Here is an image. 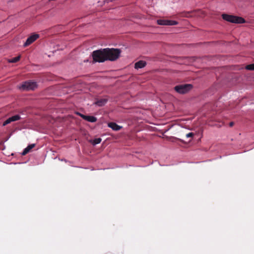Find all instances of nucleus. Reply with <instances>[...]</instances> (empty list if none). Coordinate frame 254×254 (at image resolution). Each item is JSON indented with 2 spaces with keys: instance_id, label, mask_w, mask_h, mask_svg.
<instances>
[{
  "instance_id": "nucleus-14",
  "label": "nucleus",
  "mask_w": 254,
  "mask_h": 254,
  "mask_svg": "<svg viewBox=\"0 0 254 254\" xmlns=\"http://www.w3.org/2000/svg\"><path fill=\"white\" fill-rule=\"evenodd\" d=\"M20 58H21L20 56H18L14 57L13 58L8 59V62L9 63H15L20 60Z\"/></svg>"
},
{
  "instance_id": "nucleus-3",
  "label": "nucleus",
  "mask_w": 254,
  "mask_h": 254,
  "mask_svg": "<svg viewBox=\"0 0 254 254\" xmlns=\"http://www.w3.org/2000/svg\"><path fill=\"white\" fill-rule=\"evenodd\" d=\"M222 16L224 20L233 23L241 24L246 22L245 20L242 17L227 14H223Z\"/></svg>"
},
{
  "instance_id": "nucleus-17",
  "label": "nucleus",
  "mask_w": 254,
  "mask_h": 254,
  "mask_svg": "<svg viewBox=\"0 0 254 254\" xmlns=\"http://www.w3.org/2000/svg\"><path fill=\"white\" fill-rule=\"evenodd\" d=\"M246 69L250 70H254V64L247 65L246 66Z\"/></svg>"
},
{
  "instance_id": "nucleus-20",
  "label": "nucleus",
  "mask_w": 254,
  "mask_h": 254,
  "mask_svg": "<svg viewBox=\"0 0 254 254\" xmlns=\"http://www.w3.org/2000/svg\"><path fill=\"white\" fill-rule=\"evenodd\" d=\"M180 140H181V141H182V142H184V141H183V140H182V139H180Z\"/></svg>"
},
{
  "instance_id": "nucleus-15",
  "label": "nucleus",
  "mask_w": 254,
  "mask_h": 254,
  "mask_svg": "<svg viewBox=\"0 0 254 254\" xmlns=\"http://www.w3.org/2000/svg\"><path fill=\"white\" fill-rule=\"evenodd\" d=\"M101 140L102 139L101 138H97L92 140H91V142L93 145H95L100 143L101 142Z\"/></svg>"
},
{
  "instance_id": "nucleus-2",
  "label": "nucleus",
  "mask_w": 254,
  "mask_h": 254,
  "mask_svg": "<svg viewBox=\"0 0 254 254\" xmlns=\"http://www.w3.org/2000/svg\"><path fill=\"white\" fill-rule=\"evenodd\" d=\"M105 49L94 51L92 52V56L93 63H103L107 61L105 55Z\"/></svg>"
},
{
  "instance_id": "nucleus-12",
  "label": "nucleus",
  "mask_w": 254,
  "mask_h": 254,
  "mask_svg": "<svg viewBox=\"0 0 254 254\" xmlns=\"http://www.w3.org/2000/svg\"><path fill=\"white\" fill-rule=\"evenodd\" d=\"M107 102V99H98L94 104L99 107H102L104 106Z\"/></svg>"
},
{
  "instance_id": "nucleus-13",
  "label": "nucleus",
  "mask_w": 254,
  "mask_h": 254,
  "mask_svg": "<svg viewBox=\"0 0 254 254\" xmlns=\"http://www.w3.org/2000/svg\"><path fill=\"white\" fill-rule=\"evenodd\" d=\"M35 144H31L28 145L26 148L24 149L23 151L22 154V155H25L27 154L35 146Z\"/></svg>"
},
{
  "instance_id": "nucleus-19",
  "label": "nucleus",
  "mask_w": 254,
  "mask_h": 254,
  "mask_svg": "<svg viewBox=\"0 0 254 254\" xmlns=\"http://www.w3.org/2000/svg\"><path fill=\"white\" fill-rule=\"evenodd\" d=\"M234 123L233 122H230L229 123V126L230 127H232L233 125H234Z\"/></svg>"
},
{
  "instance_id": "nucleus-7",
  "label": "nucleus",
  "mask_w": 254,
  "mask_h": 254,
  "mask_svg": "<svg viewBox=\"0 0 254 254\" xmlns=\"http://www.w3.org/2000/svg\"><path fill=\"white\" fill-rule=\"evenodd\" d=\"M39 37V35L38 34H34L31 35L27 39L26 42L24 44V47H27L30 45L34 41H35Z\"/></svg>"
},
{
  "instance_id": "nucleus-9",
  "label": "nucleus",
  "mask_w": 254,
  "mask_h": 254,
  "mask_svg": "<svg viewBox=\"0 0 254 254\" xmlns=\"http://www.w3.org/2000/svg\"><path fill=\"white\" fill-rule=\"evenodd\" d=\"M108 126L109 127L111 128L113 130L118 131L122 128V127L119 126L116 123L114 122H110L108 123Z\"/></svg>"
},
{
  "instance_id": "nucleus-4",
  "label": "nucleus",
  "mask_w": 254,
  "mask_h": 254,
  "mask_svg": "<svg viewBox=\"0 0 254 254\" xmlns=\"http://www.w3.org/2000/svg\"><path fill=\"white\" fill-rule=\"evenodd\" d=\"M192 87L191 84H184L176 86L174 89L180 94H186L191 90Z\"/></svg>"
},
{
  "instance_id": "nucleus-8",
  "label": "nucleus",
  "mask_w": 254,
  "mask_h": 254,
  "mask_svg": "<svg viewBox=\"0 0 254 254\" xmlns=\"http://www.w3.org/2000/svg\"><path fill=\"white\" fill-rule=\"evenodd\" d=\"M21 119V117L19 115H16L13 116H12L8 119H7L3 123V126H5L7 125V124L10 123L12 122H14L18 121Z\"/></svg>"
},
{
  "instance_id": "nucleus-1",
  "label": "nucleus",
  "mask_w": 254,
  "mask_h": 254,
  "mask_svg": "<svg viewBox=\"0 0 254 254\" xmlns=\"http://www.w3.org/2000/svg\"><path fill=\"white\" fill-rule=\"evenodd\" d=\"M106 58L107 61H115L118 59L121 53V50L119 49L105 48Z\"/></svg>"
},
{
  "instance_id": "nucleus-16",
  "label": "nucleus",
  "mask_w": 254,
  "mask_h": 254,
  "mask_svg": "<svg viewBox=\"0 0 254 254\" xmlns=\"http://www.w3.org/2000/svg\"><path fill=\"white\" fill-rule=\"evenodd\" d=\"M194 135V134L193 132H189L186 135V137L187 138H190V139L188 141L189 142L191 140Z\"/></svg>"
},
{
  "instance_id": "nucleus-5",
  "label": "nucleus",
  "mask_w": 254,
  "mask_h": 254,
  "mask_svg": "<svg viewBox=\"0 0 254 254\" xmlns=\"http://www.w3.org/2000/svg\"><path fill=\"white\" fill-rule=\"evenodd\" d=\"M37 87V83L32 80L26 81L22 83L20 89L23 90H33Z\"/></svg>"
},
{
  "instance_id": "nucleus-18",
  "label": "nucleus",
  "mask_w": 254,
  "mask_h": 254,
  "mask_svg": "<svg viewBox=\"0 0 254 254\" xmlns=\"http://www.w3.org/2000/svg\"><path fill=\"white\" fill-rule=\"evenodd\" d=\"M77 114L80 117H81L82 118V117L83 116H86V115H84L83 114H82L81 113H77Z\"/></svg>"
},
{
  "instance_id": "nucleus-10",
  "label": "nucleus",
  "mask_w": 254,
  "mask_h": 254,
  "mask_svg": "<svg viewBox=\"0 0 254 254\" xmlns=\"http://www.w3.org/2000/svg\"><path fill=\"white\" fill-rule=\"evenodd\" d=\"M146 64L145 62L143 61H139L135 64L134 67L136 69L141 68L144 67Z\"/></svg>"
},
{
  "instance_id": "nucleus-11",
  "label": "nucleus",
  "mask_w": 254,
  "mask_h": 254,
  "mask_svg": "<svg viewBox=\"0 0 254 254\" xmlns=\"http://www.w3.org/2000/svg\"><path fill=\"white\" fill-rule=\"evenodd\" d=\"M82 119L91 123L96 122L97 120L96 117L92 116H83Z\"/></svg>"
},
{
  "instance_id": "nucleus-6",
  "label": "nucleus",
  "mask_w": 254,
  "mask_h": 254,
  "mask_svg": "<svg viewBox=\"0 0 254 254\" xmlns=\"http://www.w3.org/2000/svg\"><path fill=\"white\" fill-rule=\"evenodd\" d=\"M157 23L161 25H175L178 24V22L167 19H158L157 20Z\"/></svg>"
}]
</instances>
